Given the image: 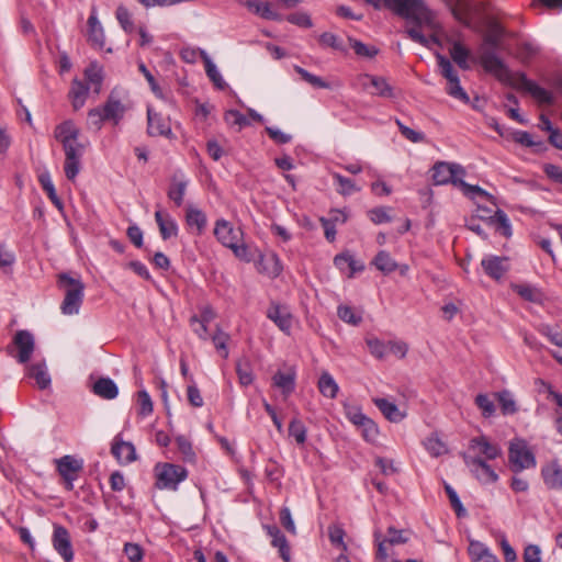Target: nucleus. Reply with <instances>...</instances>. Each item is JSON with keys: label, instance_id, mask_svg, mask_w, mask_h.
<instances>
[{"label": "nucleus", "instance_id": "nucleus-1", "mask_svg": "<svg viewBox=\"0 0 562 562\" xmlns=\"http://www.w3.org/2000/svg\"><path fill=\"white\" fill-rule=\"evenodd\" d=\"M501 37L502 30L498 27L488 33L479 49V58L485 71L493 75L498 81H508L512 70L496 53Z\"/></svg>", "mask_w": 562, "mask_h": 562}, {"label": "nucleus", "instance_id": "nucleus-2", "mask_svg": "<svg viewBox=\"0 0 562 562\" xmlns=\"http://www.w3.org/2000/svg\"><path fill=\"white\" fill-rule=\"evenodd\" d=\"M384 8L418 25L434 26L432 12L423 0H385Z\"/></svg>", "mask_w": 562, "mask_h": 562}, {"label": "nucleus", "instance_id": "nucleus-3", "mask_svg": "<svg viewBox=\"0 0 562 562\" xmlns=\"http://www.w3.org/2000/svg\"><path fill=\"white\" fill-rule=\"evenodd\" d=\"M58 284L65 289V297L60 306L63 314H78L83 301L85 284L80 279H75L68 273L58 276Z\"/></svg>", "mask_w": 562, "mask_h": 562}, {"label": "nucleus", "instance_id": "nucleus-4", "mask_svg": "<svg viewBox=\"0 0 562 562\" xmlns=\"http://www.w3.org/2000/svg\"><path fill=\"white\" fill-rule=\"evenodd\" d=\"M508 459L514 472L536 467V458L524 439L516 438L510 441Z\"/></svg>", "mask_w": 562, "mask_h": 562}, {"label": "nucleus", "instance_id": "nucleus-5", "mask_svg": "<svg viewBox=\"0 0 562 562\" xmlns=\"http://www.w3.org/2000/svg\"><path fill=\"white\" fill-rule=\"evenodd\" d=\"M502 83L515 89H521L529 92L535 99L541 103L553 104L554 98L544 88L538 86L536 82L529 80L524 72H510L508 81H501Z\"/></svg>", "mask_w": 562, "mask_h": 562}, {"label": "nucleus", "instance_id": "nucleus-6", "mask_svg": "<svg viewBox=\"0 0 562 562\" xmlns=\"http://www.w3.org/2000/svg\"><path fill=\"white\" fill-rule=\"evenodd\" d=\"M157 482L156 486L160 490L167 488L176 491L178 484L188 476L186 468L173 463H162L156 465Z\"/></svg>", "mask_w": 562, "mask_h": 562}, {"label": "nucleus", "instance_id": "nucleus-7", "mask_svg": "<svg viewBox=\"0 0 562 562\" xmlns=\"http://www.w3.org/2000/svg\"><path fill=\"white\" fill-rule=\"evenodd\" d=\"M438 66L440 67L441 75L447 79V93L464 103L469 102V95L463 90V88L460 85V80L458 77V74L454 71L452 64L450 60L437 53L436 54Z\"/></svg>", "mask_w": 562, "mask_h": 562}, {"label": "nucleus", "instance_id": "nucleus-8", "mask_svg": "<svg viewBox=\"0 0 562 562\" xmlns=\"http://www.w3.org/2000/svg\"><path fill=\"white\" fill-rule=\"evenodd\" d=\"M214 235L223 246L231 248L237 257H241L246 252V248L238 245L241 232L235 229L229 222L218 220L215 224Z\"/></svg>", "mask_w": 562, "mask_h": 562}, {"label": "nucleus", "instance_id": "nucleus-9", "mask_svg": "<svg viewBox=\"0 0 562 562\" xmlns=\"http://www.w3.org/2000/svg\"><path fill=\"white\" fill-rule=\"evenodd\" d=\"M56 470L61 476L65 487L68 491L74 490V482L79 477L83 469V461L74 456L66 454L55 460Z\"/></svg>", "mask_w": 562, "mask_h": 562}, {"label": "nucleus", "instance_id": "nucleus-10", "mask_svg": "<svg viewBox=\"0 0 562 562\" xmlns=\"http://www.w3.org/2000/svg\"><path fill=\"white\" fill-rule=\"evenodd\" d=\"M464 464L469 468L470 472L483 484L495 483L498 480L497 473L493 468L479 456H471L463 452L461 454Z\"/></svg>", "mask_w": 562, "mask_h": 562}, {"label": "nucleus", "instance_id": "nucleus-11", "mask_svg": "<svg viewBox=\"0 0 562 562\" xmlns=\"http://www.w3.org/2000/svg\"><path fill=\"white\" fill-rule=\"evenodd\" d=\"M465 175L464 168L459 164L446 161L436 162L432 167V181L435 186L451 183L457 187L458 180Z\"/></svg>", "mask_w": 562, "mask_h": 562}, {"label": "nucleus", "instance_id": "nucleus-12", "mask_svg": "<svg viewBox=\"0 0 562 562\" xmlns=\"http://www.w3.org/2000/svg\"><path fill=\"white\" fill-rule=\"evenodd\" d=\"M65 151V175L68 180H74L80 171V159L83 146L78 142L63 144Z\"/></svg>", "mask_w": 562, "mask_h": 562}, {"label": "nucleus", "instance_id": "nucleus-13", "mask_svg": "<svg viewBox=\"0 0 562 562\" xmlns=\"http://www.w3.org/2000/svg\"><path fill=\"white\" fill-rule=\"evenodd\" d=\"M147 133L149 136H164L173 138L170 119L155 112L151 108H147Z\"/></svg>", "mask_w": 562, "mask_h": 562}, {"label": "nucleus", "instance_id": "nucleus-14", "mask_svg": "<svg viewBox=\"0 0 562 562\" xmlns=\"http://www.w3.org/2000/svg\"><path fill=\"white\" fill-rule=\"evenodd\" d=\"M469 450L474 452V456L482 457L486 461L495 460L502 454L501 447L491 442L486 436L472 438L469 442Z\"/></svg>", "mask_w": 562, "mask_h": 562}, {"label": "nucleus", "instance_id": "nucleus-15", "mask_svg": "<svg viewBox=\"0 0 562 562\" xmlns=\"http://www.w3.org/2000/svg\"><path fill=\"white\" fill-rule=\"evenodd\" d=\"M13 345L18 350L14 358L19 363H26L35 348L33 335L27 330H18L13 337Z\"/></svg>", "mask_w": 562, "mask_h": 562}, {"label": "nucleus", "instance_id": "nucleus-16", "mask_svg": "<svg viewBox=\"0 0 562 562\" xmlns=\"http://www.w3.org/2000/svg\"><path fill=\"white\" fill-rule=\"evenodd\" d=\"M359 80L364 90H369L370 88L373 89L370 91V93L373 95H379L382 98H393L394 95L393 88L383 77L364 74L360 76Z\"/></svg>", "mask_w": 562, "mask_h": 562}, {"label": "nucleus", "instance_id": "nucleus-17", "mask_svg": "<svg viewBox=\"0 0 562 562\" xmlns=\"http://www.w3.org/2000/svg\"><path fill=\"white\" fill-rule=\"evenodd\" d=\"M54 549L60 554L65 562H70L74 558V550L70 542L68 530L63 526H55L53 533Z\"/></svg>", "mask_w": 562, "mask_h": 562}, {"label": "nucleus", "instance_id": "nucleus-18", "mask_svg": "<svg viewBox=\"0 0 562 562\" xmlns=\"http://www.w3.org/2000/svg\"><path fill=\"white\" fill-rule=\"evenodd\" d=\"M111 452L121 464L132 463L137 458L134 445L122 440L119 436L113 440Z\"/></svg>", "mask_w": 562, "mask_h": 562}, {"label": "nucleus", "instance_id": "nucleus-19", "mask_svg": "<svg viewBox=\"0 0 562 562\" xmlns=\"http://www.w3.org/2000/svg\"><path fill=\"white\" fill-rule=\"evenodd\" d=\"M484 272L494 280H499L509 269L506 257L487 256L482 259Z\"/></svg>", "mask_w": 562, "mask_h": 562}, {"label": "nucleus", "instance_id": "nucleus-20", "mask_svg": "<svg viewBox=\"0 0 562 562\" xmlns=\"http://www.w3.org/2000/svg\"><path fill=\"white\" fill-rule=\"evenodd\" d=\"M101 109L103 111L104 117H106L108 121H112L114 125L120 123L126 111L125 105L121 102L114 91L109 94L104 105L101 106Z\"/></svg>", "mask_w": 562, "mask_h": 562}, {"label": "nucleus", "instance_id": "nucleus-21", "mask_svg": "<svg viewBox=\"0 0 562 562\" xmlns=\"http://www.w3.org/2000/svg\"><path fill=\"white\" fill-rule=\"evenodd\" d=\"M265 529L267 530L268 536L271 538V546L279 550L280 558L284 562H290L291 550L285 536L276 525L265 526Z\"/></svg>", "mask_w": 562, "mask_h": 562}, {"label": "nucleus", "instance_id": "nucleus-22", "mask_svg": "<svg viewBox=\"0 0 562 562\" xmlns=\"http://www.w3.org/2000/svg\"><path fill=\"white\" fill-rule=\"evenodd\" d=\"M88 41L98 48H102L105 43L104 30L98 20L95 7H92L88 19Z\"/></svg>", "mask_w": 562, "mask_h": 562}, {"label": "nucleus", "instance_id": "nucleus-23", "mask_svg": "<svg viewBox=\"0 0 562 562\" xmlns=\"http://www.w3.org/2000/svg\"><path fill=\"white\" fill-rule=\"evenodd\" d=\"M267 317L271 319L282 331L288 333L292 326V317L286 307L279 304H271Z\"/></svg>", "mask_w": 562, "mask_h": 562}, {"label": "nucleus", "instance_id": "nucleus-24", "mask_svg": "<svg viewBox=\"0 0 562 562\" xmlns=\"http://www.w3.org/2000/svg\"><path fill=\"white\" fill-rule=\"evenodd\" d=\"M155 221L164 240L176 237L178 235V225L168 213H164L161 210L156 211Z\"/></svg>", "mask_w": 562, "mask_h": 562}, {"label": "nucleus", "instance_id": "nucleus-25", "mask_svg": "<svg viewBox=\"0 0 562 562\" xmlns=\"http://www.w3.org/2000/svg\"><path fill=\"white\" fill-rule=\"evenodd\" d=\"M80 135V130L76 126L74 121L67 120L63 123L58 124L54 131V137L61 145L66 143H74L78 140Z\"/></svg>", "mask_w": 562, "mask_h": 562}, {"label": "nucleus", "instance_id": "nucleus-26", "mask_svg": "<svg viewBox=\"0 0 562 562\" xmlns=\"http://www.w3.org/2000/svg\"><path fill=\"white\" fill-rule=\"evenodd\" d=\"M541 475L548 488L562 490V469L558 462H552L543 467Z\"/></svg>", "mask_w": 562, "mask_h": 562}, {"label": "nucleus", "instance_id": "nucleus-27", "mask_svg": "<svg viewBox=\"0 0 562 562\" xmlns=\"http://www.w3.org/2000/svg\"><path fill=\"white\" fill-rule=\"evenodd\" d=\"M373 403L383 416L392 423H400L405 418V414L398 409L396 404L386 398H374Z\"/></svg>", "mask_w": 562, "mask_h": 562}, {"label": "nucleus", "instance_id": "nucleus-28", "mask_svg": "<svg viewBox=\"0 0 562 562\" xmlns=\"http://www.w3.org/2000/svg\"><path fill=\"white\" fill-rule=\"evenodd\" d=\"M512 289L522 300L531 303H541L543 300V293L540 289L529 283H513Z\"/></svg>", "mask_w": 562, "mask_h": 562}, {"label": "nucleus", "instance_id": "nucleus-29", "mask_svg": "<svg viewBox=\"0 0 562 562\" xmlns=\"http://www.w3.org/2000/svg\"><path fill=\"white\" fill-rule=\"evenodd\" d=\"M92 391L95 395L105 400H113L119 394L116 384L110 378L98 379L92 386Z\"/></svg>", "mask_w": 562, "mask_h": 562}, {"label": "nucleus", "instance_id": "nucleus-30", "mask_svg": "<svg viewBox=\"0 0 562 562\" xmlns=\"http://www.w3.org/2000/svg\"><path fill=\"white\" fill-rule=\"evenodd\" d=\"M188 181L181 176L175 175L171 179L167 195L176 204L180 206L183 202V198L187 191Z\"/></svg>", "mask_w": 562, "mask_h": 562}, {"label": "nucleus", "instance_id": "nucleus-31", "mask_svg": "<svg viewBox=\"0 0 562 562\" xmlns=\"http://www.w3.org/2000/svg\"><path fill=\"white\" fill-rule=\"evenodd\" d=\"M88 92H89V87L78 80V79H74L72 80V83H71V88L69 90V99L71 100V104H72V108L75 110H79L83 106L86 100H87V97H88Z\"/></svg>", "mask_w": 562, "mask_h": 562}, {"label": "nucleus", "instance_id": "nucleus-32", "mask_svg": "<svg viewBox=\"0 0 562 562\" xmlns=\"http://www.w3.org/2000/svg\"><path fill=\"white\" fill-rule=\"evenodd\" d=\"M27 376L35 380L37 386L44 390L50 385V376L45 363H34L26 367Z\"/></svg>", "mask_w": 562, "mask_h": 562}, {"label": "nucleus", "instance_id": "nucleus-33", "mask_svg": "<svg viewBox=\"0 0 562 562\" xmlns=\"http://www.w3.org/2000/svg\"><path fill=\"white\" fill-rule=\"evenodd\" d=\"M272 383L276 387L280 389L283 395L288 396L294 391L295 387V373L278 371L272 376Z\"/></svg>", "mask_w": 562, "mask_h": 562}, {"label": "nucleus", "instance_id": "nucleus-34", "mask_svg": "<svg viewBox=\"0 0 562 562\" xmlns=\"http://www.w3.org/2000/svg\"><path fill=\"white\" fill-rule=\"evenodd\" d=\"M186 221L188 226L195 227L198 233L201 234L207 224V218L205 213L192 205L187 206Z\"/></svg>", "mask_w": 562, "mask_h": 562}, {"label": "nucleus", "instance_id": "nucleus-35", "mask_svg": "<svg viewBox=\"0 0 562 562\" xmlns=\"http://www.w3.org/2000/svg\"><path fill=\"white\" fill-rule=\"evenodd\" d=\"M246 7L259 14L261 18L272 21H281V15L272 10L271 4L268 2H261L258 0L246 1Z\"/></svg>", "mask_w": 562, "mask_h": 562}, {"label": "nucleus", "instance_id": "nucleus-36", "mask_svg": "<svg viewBox=\"0 0 562 562\" xmlns=\"http://www.w3.org/2000/svg\"><path fill=\"white\" fill-rule=\"evenodd\" d=\"M200 56L204 63L205 72L210 80L214 83L215 87L224 89L226 83L222 75L220 74L216 65L212 61L207 53L205 50H200Z\"/></svg>", "mask_w": 562, "mask_h": 562}, {"label": "nucleus", "instance_id": "nucleus-37", "mask_svg": "<svg viewBox=\"0 0 562 562\" xmlns=\"http://www.w3.org/2000/svg\"><path fill=\"white\" fill-rule=\"evenodd\" d=\"M372 263L384 274L392 273L398 267L397 262L385 250H380L374 257Z\"/></svg>", "mask_w": 562, "mask_h": 562}, {"label": "nucleus", "instance_id": "nucleus-38", "mask_svg": "<svg viewBox=\"0 0 562 562\" xmlns=\"http://www.w3.org/2000/svg\"><path fill=\"white\" fill-rule=\"evenodd\" d=\"M85 77L89 83L94 86V92L100 93L103 81V69L102 67L93 61L85 70Z\"/></svg>", "mask_w": 562, "mask_h": 562}, {"label": "nucleus", "instance_id": "nucleus-39", "mask_svg": "<svg viewBox=\"0 0 562 562\" xmlns=\"http://www.w3.org/2000/svg\"><path fill=\"white\" fill-rule=\"evenodd\" d=\"M38 181L42 186V189L47 193L48 199L58 209H63V202L58 198L54 183L52 181L50 175L48 172H43L38 177Z\"/></svg>", "mask_w": 562, "mask_h": 562}, {"label": "nucleus", "instance_id": "nucleus-40", "mask_svg": "<svg viewBox=\"0 0 562 562\" xmlns=\"http://www.w3.org/2000/svg\"><path fill=\"white\" fill-rule=\"evenodd\" d=\"M457 187L460 188L465 196L472 200H474L476 196H480L491 202L494 201V196L479 186L469 184L463 180H458Z\"/></svg>", "mask_w": 562, "mask_h": 562}, {"label": "nucleus", "instance_id": "nucleus-41", "mask_svg": "<svg viewBox=\"0 0 562 562\" xmlns=\"http://www.w3.org/2000/svg\"><path fill=\"white\" fill-rule=\"evenodd\" d=\"M450 55L453 61L463 70L470 69V65L468 64V58L470 55L469 49H467L461 43L454 42L452 47L450 48Z\"/></svg>", "mask_w": 562, "mask_h": 562}, {"label": "nucleus", "instance_id": "nucleus-42", "mask_svg": "<svg viewBox=\"0 0 562 562\" xmlns=\"http://www.w3.org/2000/svg\"><path fill=\"white\" fill-rule=\"evenodd\" d=\"M318 389L324 396L329 398L336 397L338 392L337 383L335 382L334 378L327 372H324L321 375L318 380Z\"/></svg>", "mask_w": 562, "mask_h": 562}, {"label": "nucleus", "instance_id": "nucleus-43", "mask_svg": "<svg viewBox=\"0 0 562 562\" xmlns=\"http://www.w3.org/2000/svg\"><path fill=\"white\" fill-rule=\"evenodd\" d=\"M289 435L294 438L297 445H304L306 441L307 429L303 422L299 418H293L289 425Z\"/></svg>", "mask_w": 562, "mask_h": 562}, {"label": "nucleus", "instance_id": "nucleus-44", "mask_svg": "<svg viewBox=\"0 0 562 562\" xmlns=\"http://www.w3.org/2000/svg\"><path fill=\"white\" fill-rule=\"evenodd\" d=\"M492 224L496 226V231H498L503 236L509 237L512 235V226L506 213L502 210H497L492 218Z\"/></svg>", "mask_w": 562, "mask_h": 562}, {"label": "nucleus", "instance_id": "nucleus-45", "mask_svg": "<svg viewBox=\"0 0 562 562\" xmlns=\"http://www.w3.org/2000/svg\"><path fill=\"white\" fill-rule=\"evenodd\" d=\"M367 347L370 353L376 359H383L387 355V342L376 338V337H368L366 338Z\"/></svg>", "mask_w": 562, "mask_h": 562}, {"label": "nucleus", "instance_id": "nucleus-46", "mask_svg": "<svg viewBox=\"0 0 562 562\" xmlns=\"http://www.w3.org/2000/svg\"><path fill=\"white\" fill-rule=\"evenodd\" d=\"M115 16L119 24L126 33H132L134 31L132 14L125 5L120 4L116 8Z\"/></svg>", "mask_w": 562, "mask_h": 562}, {"label": "nucleus", "instance_id": "nucleus-47", "mask_svg": "<svg viewBox=\"0 0 562 562\" xmlns=\"http://www.w3.org/2000/svg\"><path fill=\"white\" fill-rule=\"evenodd\" d=\"M334 179L339 186V188L337 189L338 193L342 195H351L352 193L360 191V188L357 187L353 180L349 178H346L339 173H335Z\"/></svg>", "mask_w": 562, "mask_h": 562}, {"label": "nucleus", "instance_id": "nucleus-48", "mask_svg": "<svg viewBox=\"0 0 562 562\" xmlns=\"http://www.w3.org/2000/svg\"><path fill=\"white\" fill-rule=\"evenodd\" d=\"M349 44L358 56L373 58L378 55L379 49L374 46H367L364 43L349 37Z\"/></svg>", "mask_w": 562, "mask_h": 562}, {"label": "nucleus", "instance_id": "nucleus-49", "mask_svg": "<svg viewBox=\"0 0 562 562\" xmlns=\"http://www.w3.org/2000/svg\"><path fill=\"white\" fill-rule=\"evenodd\" d=\"M236 373L238 375L239 383L243 386H248L254 381V375L248 361L239 360L236 363Z\"/></svg>", "mask_w": 562, "mask_h": 562}, {"label": "nucleus", "instance_id": "nucleus-50", "mask_svg": "<svg viewBox=\"0 0 562 562\" xmlns=\"http://www.w3.org/2000/svg\"><path fill=\"white\" fill-rule=\"evenodd\" d=\"M176 443H177L179 452L182 454V459L186 462H194L195 453L192 449V445L189 441V439L186 438L184 436H178L176 438Z\"/></svg>", "mask_w": 562, "mask_h": 562}, {"label": "nucleus", "instance_id": "nucleus-51", "mask_svg": "<svg viewBox=\"0 0 562 562\" xmlns=\"http://www.w3.org/2000/svg\"><path fill=\"white\" fill-rule=\"evenodd\" d=\"M294 69L301 76V78L304 81H306L307 83H310L311 86H313L315 88H322V89L329 88V83L328 82L323 80L321 77L315 76V75L308 72L306 69H304V68H302L300 66H295Z\"/></svg>", "mask_w": 562, "mask_h": 562}, {"label": "nucleus", "instance_id": "nucleus-52", "mask_svg": "<svg viewBox=\"0 0 562 562\" xmlns=\"http://www.w3.org/2000/svg\"><path fill=\"white\" fill-rule=\"evenodd\" d=\"M497 398L504 415L514 414L517 412L516 402L508 391L497 393Z\"/></svg>", "mask_w": 562, "mask_h": 562}, {"label": "nucleus", "instance_id": "nucleus-53", "mask_svg": "<svg viewBox=\"0 0 562 562\" xmlns=\"http://www.w3.org/2000/svg\"><path fill=\"white\" fill-rule=\"evenodd\" d=\"M211 339L214 344V347L222 352V357L226 359L228 357L227 350V341L229 339L228 334L224 333L220 327L216 328V331L211 336Z\"/></svg>", "mask_w": 562, "mask_h": 562}, {"label": "nucleus", "instance_id": "nucleus-54", "mask_svg": "<svg viewBox=\"0 0 562 562\" xmlns=\"http://www.w3.org/2000/svg\"><path fill=\"white\" fill-rule=\"evenodd\" d=\"M445 491L448 495L451 507L454 509L458 517H464L467 515V510L463 507L457 492L449 484H445Z\"/></svg>", "mask_w": 562, "mask_h": 562}, {"label": "nucleus", "instance_id": "nucleus-55", "mask_svg": "<svg viewBox=\"0 0 562 562\" xmlns=\"http://www.w3.org/2000/svg\"><path fill=\"white\" fill-rule=\"evenodd\" d=\"M108 121L103 115V111L101 106L93 108L88 112V127L93 128L94 131H100L102 128L103 122Z\"/></svg>", "mask_w": 562, "mask_h": 562}, {"label": "nucleus", "instance_id": "nucleus-56", "mask_svg": "<svg viewBox=\"0 0 562 562\" xmlns=\"http://www.w3.org/2000/svg\"><path fill=\"white\" fill-rule=\"evenodd\" d=\"M358 428L361 430L364 440L369 442H374L376 440L379 436V429L376 424L371 418L368 417Z\"/></svg>", "mask_w": 562, "mask_h": 562}, {"label": "nucleus", "instance_id": "nucleus-57", "mask_svg": "<svg viewBox=\"0 0 562 562\" xmlns=\"http://www.w3.org/2000/svg\"><path fill=\"white\" fill-rule=\"evenodd\" d=\"M338 317L350 325L357 326L361 323L362 318L359 315H356L353 310L347 305H340L337 308Z\"/></svg>", "mask_w": 562, "mask_h": 562}, {"label": "nucleus", "instance_id": "nucleus-58", "mask_svg": "<svg viewBox=\"0 0 562 562\" xmlns=\"http://www.w3.org/2000/svg\"><path fill=\"white\" fill-rule=\"evenodd\" d=\"M419 26H420V25H418V24H417V26H416V27H411V29H408V30L406 31V33H407V35H408V37H409L412 41H414V42H416V43H418V44H420V45H423V46H425V47H429L430 42H431V43H436V44L438 43V38H437L436 36H434V35H432V36H430V37H426V36L420 32Z\"/></svg>", "mask_w": 562, "mask_h": 562}, {"label": "nucleus", "instance_id": "nucleus-59", "mask_svg": "<svg viewBox=\"0 0 562 562\" xmlns=\"http://www.w3.org/2000/svg\"><path fill=\"white\" fill-rule=\"evenodd\" d=\"M137 402L139 405V415L145 417L153 413V402L146 390H140L137 392Z\"/></svg>", "mask_w": 562, "mask_h": 562}, {"label": "nucleus", "instance_id": "nucleus-60", "mask_svg": "<svg viewBox=\"0 0 562 562\" xmlns=\"http://www.w3.org/2000/svg\"><path fill=\"white\" fill-rule=\"evenodd\" d=\"M513 138L516 143L526 146V147H538L544 148V144L542 142H535L530 133L526 131H516L513 134Z\"/></svg>", "mask_w": 562, "mask_h": 562}, {"label": "nucleus", "instance_id": "nucleus-61", "mask_svg": "<svg viewBox=\"0 0 562 562\" xmlns=\"http://www.w3.org/2000/svg\"><path fill=\"white\" fill-rule=\"evenodd\" d=\"M475 404L482 411L484 417H491L495 413L494 402L486 394H477Z\"/></svg>", "mask_w": 562, "mask_h": 562}, {"label": "nucleus", "instance_id": "nucleus-62", "mask_svg": "<svg viewBox=\"0 0 562 562\" xmlns=\"http://www.w3.org/2000/svg\"><path fill=\"white\" fill-rule=\"evenodd\" d=\"M345 413L348 420L357 427L361 426L368 418L358 406H346Z\"/></svg>", "mask_w": 562, "mask_h": 562}, {"label": "nucleus", "instance_id": "nucleus-63", "mask_svg": "<svg viewBox=\"0 0 562 562\" xmlns=\"http://www.w3.org/2000/svg\"><path fill=\"white\" fill-rule=\"evenodd\" d=\"M224 119L227 124L238 125L239 128L249 125L248 119L237 110H228Z\"/></svg>", "mask_w": 562, "mask_h": 562}, {"label": "nucleus", "instance_id": "nucleus-64", "mask_svg": "<svg viewBox=\"0 0 562 562\" xmlns=\"http://www.w3.org/2000/svg\"><path fill=\"white\" fill-rule=\"evenodd\" d=\"M425 447L427 451L434 457H439L443 454L447 450L446 446L437 437L427 438V440L425 441Z\"/></svg>", "mask_w": 562, "mask_h": 562}]
</instances>
